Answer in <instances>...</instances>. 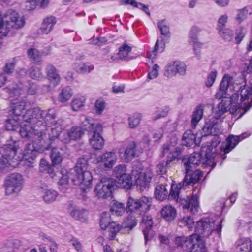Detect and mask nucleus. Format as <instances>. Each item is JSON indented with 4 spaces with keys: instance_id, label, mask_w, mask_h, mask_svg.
I'll list each match as a JSON object with an SVG mask.
<instances>
[{
    "instance_id": "f257e3e1",
    "label": "nucleus",
    "mask_w": 252,
    "mask_h": 252,
    "mask_svg": "<svg viewBox=\"0 0 252 252\" xmlns=\"http://www.w3.org/2000/svg\"><path fill=\"white\" fill-rule=\"evenodd\" d=\"M12 115L5 121V129L7 131H17L22 138H26L29 141L33 140V136L36 135L39 139L32 143H28L26 145L25 153L22 157L17 155L18 149L19 148V141L11 140L7 143L0 147V169L4 168L8 165L13 167H17L22 159L25 161L28 166H31L37 157V153L44 152L50 147V144L45 143L43 141V136L45 137V132L43 129H38L37 125H25L21 126L20 124L26 121L20 118V116L24 113H18L17 111H11Z\"/></svg>"
},
{
    "instance_id": "f03ea898",
    "label": "nucleus",
    "mask_w": 252,
    "mask_h": 252,
    "mask_svg": "<svg viewBox=\"0 0 252 252\" xmlns=\"http://www.w3.org/2000/svg\"><path fill=\"white\" fill-rule=\"evenodd\" d=\"M240 111H212V116H209L202 128L203 134L201 137H205L210 135H213V138L211 140L210 144L203 145L201 147L198 154L200 155L202 158V162L204 164L210 165L213 168L216 166L215 162L216 153L215 150L213 151L221 142V139L218 135L220 132L218 128V123L221 122L226 117L231 118L232 120L236 121L240 118L247 112L243 111L239 114L237 118L236 117Z\"/></svg>"
},
{
    "instance_id": "7ed1b4c3",
    "label": "nucleus",
    "mask_w": 252,
    "mask_h": 252,
    "mask_svg": "<svg viewBox=\"0 0 252 252\" xmlns=\"http://www.w3.org/2000/svg\"><path fill=\"white\" fill-rule=\"evenodd\" d=\"M202 158L197 152H193L189 156H184L182 158V163L183 164L185 170L186 175L182 181L179 183L174 182L171 186L170 197L172 198H177L182 189H186V187L189 185H194L198 183L203 176V172L199 169L192 170L200 163Z\"/></svg>"
},
{
    "instance_id": "20e7f679",
    "label": "nucleus",
    "mask_w": 252,
    "mask_h": 252,
    "mask_svg": "<svg viewBox=\"0 0 252 252\" xmlns=\"http://www.w3.org/2000/svg\"><path fill=\"white\" fill-rule=\"evenodd\" d=\"M88 162L84 158H79L75 167L68 172L69 180L75 185H79L83 193L89 191L92 187L93 176L87 170Z\"/></svg>"
},
{
    "instance_id": "39448f33",
    "label": "nucleus",
    "mask_w": 252,
    "mask_h": 252,
    "mask_svg": "<svg viewBox=\"0 0 252 252\" xmlns=\"http://www.w3.org/2000/svg\"><path fill=\"white\" fill-rule=\"evenodd\" d=\"M223 219L220 218V216L201 218L196 222L195 231L204 236H208L213 231L220 234Z\"/></svg>"
},
{
    "instance_id": "423d86ee",
    "label": "nucleus",
    "mask_w": 252,
    "mask_h": 252,
    "mask_svg": "<svg viewBox=\"0 0 252 252\" xmlns=\"http://www.w3.org/2000/svg\"><path fill=\"white\" fill-rule=\"evenodd\" d=\"M152 200L151 197L145 196L139 198L129 196L126 201V212L138 217L144 216L149 211Z\"/></svg>"
},
{
    "instance_id": "0eeeda50",
    "label": "nucleus",
    "mask_w": 252,
    "mask_h": 252,
    "mask_svg": "<svg viewBox=\"0 0 252 252\" xmlns=\"http://www.w3.org/2000/svg\"><path fill=\"white\" fill-rule=\"evenodd\" d=\"M49 111H25L20 118L24 119L28 123L37 125V127L40 126H45V125L57 124L55 119L56 115L55 113H48Z\"/></svg>"
},
{
    "instance_id": "6e6552de",
    "label": "nucleus",
    "mask_w": 252,
    "mask_h": 252,
    "mask_svg": "<svg viewBox=\"0 0 252 252\" xmlns=\"http://www.w3.org/2000/svg\"><path fill=\"white\" fill-rule=\"evenodd\" d=\"M176 244L187 252H205L206 249L201 237L196 234L189 237H178L176 239Z\"/></svg>"
},
{
    "instance_id": "1a4fd4ad",
    "label": "nucleus",
    "mask_w": 252,
    "mask_h": 252,
    "mask_svg": "<svg viewBox=\"0 0 252 252\" xmlns=\"http://www.w3.org/2000/svg\"><path fill=\"white\" fill-rule=\"evenodd\" d=\"M117 189L116 181L112 178L103 177L95 188V193L99 198H112L113 191Z\"/></svg>"
},
{
    "instance_id": "9d476101",
    "label": "nucleus",
    "mask_w": 252,
    "mask_h": 252,
    "mask_svg": "<svg viewBox=\"0 0 252 252\" xmlns=\"http://www.w3.org/2000/svg\"><path fill=\"white\" fill-rule=\"evenodd\" d=\"M250 135L251 133L247 132L243 133L239 135H229L226 139V143L225 147L221 146L220 148L221 151L223 152L224 153L221 155H218L216 153L215 160L216 163L218 161V159L220 158L222 160L220 164L221 165L223 161H224L226 158V154L232 151L237 146L239 142L248 137Z\"/></svg>"
},
{
    "instance_id": "9b49d317",
    "label": "nucleus",
    "mask_w": 252,
    "mask_h": 252,
    "mask_svg": "<svg viewBox=\"0 0 252 252\" xmlns=\"http://www.w3.org/2000/svg\"><path fill=\"white\" fill-rule=\"evenodd\" d=\"M23 183V177L20 174L14 173L9 175L4 181L6 195L19 193L22 189Z\"/></svg>"
},
{
    "instance_id": "f8f14e48",
    "label": "nucleus",
    "mask_w": 252,
    "mask_h": 252,
    "mask_svg": "<svg viewBox=\"0 0 252 252\" xmlns=\"http://www.w3.org/2000/svg\"><path fill=\"white\" fill-rule=\"evenodd\" d=\"M100 226L102 229H108L109 238L111 240L115 239L117 233L121 230L119 224L116 222L111 221L110 214L107 212H104L101 214Z\"/></svg>"
},
{
    "instance_id": "ddd939ff",
    "label": "nucleus",
    "mask_w": 252,
    "mask_h": 252,
    "mask_svg": "<svg viewBox=\"0 0 252 252\" xmlns=\"http://www.w3.org/2000/svg\"><path fill=\"white\" fill-rule=\"evenodd\" d=\"M168 199L174 200L182 206L183 209H187L192 214H195L198 212L199 206L198 196L196 195H193L191 198L186 196V198L179 197V194L177 198H172L170 197V193L168 195Z\"/></svg>"
},
{
    "instance_id": "4468645a",
    "label": "nucleus",
    "mask_w": 252,
    "mask_h": 252,
    "mask_svg": "<svg viewBox=\"0 0 252 252\" xmlns=\"http://www.w3.org/2000/svg\"><path fill=\"white\" fill-rule=\"evenodd\" d=\"M186 64L183 62H172L165 67L163 75L168 78L175 76L177 73L184 75L186 74Z\"/></svg>"
},
{
    "instance_id": "2eb2a0df",
    "label": "nucleus",
    "mask_w": 252,
    "mask_h": 252,
    "mask_svg": "<svg viewBox=\"0 0 252 252\" xmlns=\"http://www.w3.org/2000/svg\"><path fill=\"white\" fill-rule=\"evenodd\" d=\"M96 128L92 132L93 134L90 139V143L95 150H100L104 144V139L100 133L102 131L103 127L102 125H98Z\"/></svg>"
},
{
    "instance_id": "dca6fc26",
    "label": "nucleus",
    "mask_w": 252,
    "mask_h": 252,
    "mask_svg": "<svg viewBox=\"0 0 252 252\" xmlns=\"http://www.w3.org/2000/svg\"><path fill=\"white\" fill-rule=\"evenodd\" d=\"M50 51V47L46 48L41 53L35 48H30L27 50V55L31 62L34 63L40 64L42 62V56L49 55Z\"/></svg>"
},
{
    "instance_id": "f3484780",
    "label": "nucleus",
    "mask_w": 252,
    "mask_h": 252,
    "mask_svg": "<svg viewBox=\"0 0 252 252\" xmlns=\"http://www.w3.org/2000/svg\"><path fill=\"white\" fill-rule=\"evenodd\" d=\"M97 159L98 162L103 163L106 168L111 169L116 163L117 158L115 153L107 152L99 156Z\"/></svg>"
},
{
    "instance_id": "a211bd4d",
    "label": "nucleus",
    "mask_w": 252,
    "mask_h": 252,
    "mask_svg": "<svg viewBox=\"0 0 252 252\" xmlns=\"http://www.w3.org/2000/svg\"><path fill=\"white\" fill-rule=\"evenodd\" d=\"M84 134L82 127L74 126L67 131V137L62 139V141L66 144L69 143L71 140L76 141L80 139Z\"/></svg>"
},
{
    "instance_id": "6ab92c4d",
    "label": "nucleus",
    "mask_w": 252,
    "mask_h": 252,
    "mask_svg": "<svg viewBox=\"0 0 252 252\" xmlns=\"http://www.w3.org/2000/svg\"><path fill=\"white\" fill-rule=\"evenodd\" d=\"M198 133L195 134L191 130H187L182 136V140L184 142L183 145L187 147H191L193 144L198 145L200 144L202 137H198L197 135Z\"/></svg>"
},
{
    "instance_id": "aec40b11",
    "label": "nucleus",
    "mask_w": 252,
    "mask_h": 252,
    "mask_svg": "<svg viewBox=\"0 0 252 252\" xmlns=\"http://www.w3.org/2000/svg\"><path fill=\"white\" fill-rule=\"evenodd\" d=\"M137 143L133 141H129L126 145L123 155L124 160L126 162H130L135 157Z\"/></svg>"
},
{
    "instance_id": "412c9836",
    "label": "nucleus",
    "mask_w": 252,
    "mask_h": 252,
    "mask_svg": "<svg viewBox=\"0 0 252 252\" xmlns=\"http://www.w3.org/2000/svg\"><path fill=\"white\" fill-rule=\"evenodd\" d=\"M233 78L228 74H225L220 83L219 92L216 94L217 98L220 99L226 94L227 89L233 82Z\"/></svg>"
},
{
    "instance_id": "4be33fe9",
    "label": "nucleus",
    "mask_w": 252,
    "mask_h": 252,
    "mask_svg": "<svg viewBox=\"0 0 252 252\" xmlns=\"http://www.w3.org/2000/svg\"><path fill=\"white\" fill-rule=\"evenodd\" d=\"M55 174V176H58L59 178L58 181L59 188L63 192H65L69 180L68 172L65 169H62Z\"/></svg>"
},
{
    "instance_id": "5701e85b",
    "label": "nucleus",
    "mask_w": 252,
    "mask_h": 252,
    "mask_svg": "<svg viewBox=\"0 0 252 252\" xmlns=\"http://www.w3.org/2000/svg\"><path fill=\"white\" fill-rule=\"evenodd\" d=\"M137 215L130 214L124 220L122 225H120L121 230L122 231L125 230L129 232L134 227H135L137 223L138 220L136 219Z\"/></svg>"
},
{
    "instance_id": "b1692460",
    "label": "nucleus",
    "mask_w": 252,
    "mask_h": 252,
    "mask_svg": "<svg viewBox=\"0 0 252 252\" xmlns=\"http://www.w3.org/2000/svg\"><path fill=\"white\" fill-rule=\"evenodd\" d=\"M200 31V29L199 27L193 26L190 29L189 34V42L193 45L195 51L201 46V43L198 41V34Z\"/></svg>"
},
{
    "instance_id": "393cba45",
    "label": "nucleus",
    "mask_w": 252,
    "mask_h": 252,
    "mask_svg": "<svg viewBox=\"0 0 252 252\" xmlns=\"http://www.w3.org/2000/svg\"><path fill=\"white\" fill-rule=\"evenodd\" d=\"M11 110H31V103L24 100L15 98L11 100Z\"/></svg>"
},
{
    "instance_id": "a878e982",
    "label": "nucleus",
    "mask_w": 252,
    "mask_h": 252,
    "mask_svg": "<svg viewBox=\"0 0 252 252\" xmlns=\"http://www.w3.org/2000/svg\"><path fill=\"white\" fill-rule=\"evenodd\" d=\"M142 216V221L145 226L143 230V233L144 236L145 243L147 244L148 241L151 239V237H149V233L153 227V221L151 216H145V215Z\"/></svg>"
},
{
    "instance_id": "bb28decb",
    "label": "nucleus",
    "mask_w": 252,
    "mask_h": 252,
    "mask_svg": "<svg viewBox=\"0 0 252 252\" xmlns=\"http://www.w3.org/2000/svg\"><path fill=\"white\" fill-rule=\"evenodd\" d=\"M74 69L79 74H87L94 69V65L89 62L75 63Z\"/></svg>"
},
{
    "instance_id": "cd10ccee",
    "label": "nucleus",
    "mask_w": 252,
    "mask_h": 252,
    "mask_svg": "<svg viewBox=\"0 0 252 252\" xmlns=\"http://www.w3.org/2000/svg\"><path fill=\"white\" fill-rule=\"evenodd\" d=\"M46 72L48 79L54 85H58L60 82V77L56 69L51 64H48L46 67Z\"/></svg>"
},
{
    "instance_id": "c85d7f7f",
    "label": "nucleus",
    "mask_w": 252,
    "mask_h": 252,
    "mask_svg": "<svg viewBox=\"0 0 252 252\" xmlns=\"http://www.w3.org/2000/svg\"><path fill=\"white\" fill-rule=\"evenodd\" d=\"M56 19L55 17L51 16L45 18L42 22L40 30L43 33L48 34L53 30L56 23Z\"/></svg>"
},
{
    "instance_id": "c756f323",
    "label": "nucleus",
    "mask_w": 252,
    "mask_h": 252,
    "mask_svg": "<svg viewBox=\"0 0 252 252\" xmlns=\"http://www.w3.org/2000/svg\"><path fill=\"white\" fill-rule=\"evenodd\" d=\"M236 244L239 252H252V242L249 238H241Z\"/></svg>"
},
{
    "instance_id": "7c9ffc66",
    "label": "nucleus",
    "mask_w": 252,
    "mask_h": 252,
    "mask_svg": "<svg viewBox=\"0 0 252 252\" xmlns=\"http://www.w3.org/2000/svg\"><path fill=\"white\" fill-rule=\"evenodd\" d=\"M164 48L165 43L164 40L162 37H160L157 40L154 50L147 52V57L149 59H154L158 53L163 51Z\"/></svg>"
},
{
    "instance_id": "2f4dec72",
    "label": "nucleus",
    "mask_w": 252,
    "mask_h": 252,
    "mask_svg": "<svg viewBox=\"0 0 252 252\" xmlns=\"http://www.w3.org/2000/svg\"><path fill=\"white\" fill-rule=\"evenodd\" d=\"M176 209L171 206H165L161 211V216L168 222L173 220L176 217Z\"/></svg>"
},
{
    "instance_id": "473e14b6",
    "label": "nucleus",
    "mask_w": 252,
    "mask_h": 252,
    "mask_svg": "<svg viewBox=\"0 0 252 252\" xmlns=\"http://www.w3.org/2000/svg\"><path fill=\"white\" fill-rule=\"evenodd\" d=\"M168 191L166 186L163 184H159L156 186L154 191V196L157 200L163 201L167 197H168Z\"/></svg>"
},
{
    "instance_id": "72a5a7b5",
    "label": "nucleus",
    "mask_w": 252,
    "mask_h": 252,
    "mask_svg": "<svg viewBox=\"0 0 252 252\" xmlns=\"http://www.w3.org/2000/svg\"><path fill=\"white\" fill-rule=\"evenodd\" d=\"M132 48L126 43L122 44L119 48L118 55L119 59L124 61H129L132 58L128 56L129 53L131 51Z\"/></svg>"
},
{
    "instance_id": "f704fd0d",
    "label": "nucleus",
    "mask_w": 252,
    "mask_h": 252,
    "mask_svg": "<svg viewBox=\"0 0 252 252\" xmlns=\"http://www.w3.org/2000/svg\"><path fill=\"white\" fill-rule=\"evenodd\" d=\"M70 215L76 220L85 222L87 220L88 211L83 208H75L71 211Z\"/></svg>"
},
{
    "instance_id": "c9c22d12",
    "label": "nucleus",
    "mask_w": 252,
    "mask_h": 252,
    "mask_svg": "<svg viewBox=\"0 0 252 252\" xmlns=\"http://www.w3.org/2000/svg\"><path fill=\"white\" fill-rule=\"evenodd\" d=\"M49 2V0H27L25 7L28 10H33L37 6L43 8L48 5Z\"/></svg>"
},
{
    "instance_id": "e433bc0d",
    "label": "nucleus",
    "mask_w": 252,
    "mask_h": 252,
    "mask_svg": "<svg viewBox=\"0 0 252 252\" xmlns=\"http://www.w3.org/2000/svg\"><path fill=\"white\" fill-rule=\"evenodd\" d=\"M73 94L72 89L69 86L63 88L58 94V100L61 102L69 100Z\"/></svg>"
},
{
    "instance_id": "4c0bfd02",
    "label": "nucleus",
    "mask_w": 252,
    "mask_h": 252,
    "mask_svg": "<svg viewBox=\"0 0 252 252\" xmlns=\"http://www.w3.org/2000/svg\"><path fill=\"white\" fill-rule=\"evenodd\" d=\"M110 210L113 214L118 216L123 215L126 211L124 204L119 202L115 200L112 201Z\"/></svg>"
},
{
    "instance_id": "58836bf2",
    "label": "nucleus",
    "mask_w": 252,
    "mask_h": 252,
    "mask_svg": "<svg viewBox=\"0 0 252 252\" xmlns=\"http://www.w3.org/2000/svg\"><path fill=\"white\" fill-rule=\"evenodd\" d=\"M42 198L46 203H50L55 201L57 197L58 192L52 189H42Z\"/></svg>"
},
{
    "instance_id": "ea45409f",
    "label": "nucleus",
    "mask_w": 252,
    "mask_h": 252,
    "mask_svg": "<svg viewBox=\"0 0 252 252\" xmlns=\"http://www.w3.org/2000/svg\"><path fill=\"white\" fill-rule=\"evenodd\" d=\"M50 158L53 166L59 165L63 160V155L60 150L57 148H53L51 150Z\"/></svg>"
},
{
    "instance_id": "a19ab883",
    "label": "nucleus",
    "mask_w": 252,
    "mask_h": 252,
    "mask_svg": "<svg viewBox=\"0 0 252 252\" xmlns=\"http://www.w3.org/2000/svg\"><path fill=\"white\" fill-rule=\"evenodd\" d=\"M117 184V189L118 188L130 189L133 185V181L130 175H127L126 178L122 177L115 180Z\"/></svg>"
},
{
    "instance_id": "79ce46f5",
    "label": "nucleus",
    "mask_w": 252,
    "mask_h": 252,
    "mask_svg": "<svg viewBox=\"0 0 252 252\" xmlns=\"http://www.w3.org/2000/svg\"><path fill=\"white\" fill-rule=\"evenodd\" d=\"M39 170L41 172L49 174L52 178L54 177L56 175L55 172L53 168V165H50L43 158L40 160Z\"/></svg>"
},
{
    "instance_id": "37998d69",
    "label": "nucleus",
    "mask_w": 252,
    "mask_h": 252,
    "mask_svg": "<svg viewBox=\"0 0 252 252\" xmlns=\"http://www.w3.org/2000/svg\"><path fill=\"white\" fill-rule=\"evenodd\" d=\"M7 90H8L11 97L13 96H19L22 94L25 91V89L21 84H17L16 83H12L9 85Z\"/></svg>"
},
{
    "instance_id": "c03bdc74",
    "label": "nucleus",
    "mask_w": 252,
    "mask_h": 252,
    "mask_svg": "<svg viewBox=\"0 0 252 252\" xmlns=\"http://www.w3.org/2000/svg\"><path fill=\"white\" fill-rule=\"evenodd\" d=\"M62 130V128L61 127H59L57 126V124H55L54 125V127L51 128L50 132L48 133V136L45 134V137L43 136L42 138H43V139L48 138L50 141H54L59 136ZM43 141H45L44 140ZM44 142L46 143L45 142ZM47 143H48V142ZM49 144H51V143L50 142ZM51 147V145H50V147L47 150H49Z\"/></svg>"
},
{
    "instance_id": "a18cd8bd",
    "label": "nucleus",
    "mask_w": 252,
    "mask_h": 252,
    "mask_svg": "<svg viewBox=\"0 0 252 252\" xmlns=\"http://www.w3.org/2000/svg\"><path fill=\"white\" fill-rule=\"evenodd\" d=\"M30 77L35 80H39L44 78V75L43 74L41 68L37 66H32L29 70Z\"/></svg>"
},
{
    "instance_id": "49530a36",
    "label": "nucleus",
    "mask_w": 252,
    "mask_h": 252,
    "mask_svg": "<svg viewBox=\"0 0 252 252\" xmlns=\"http://www.w3.org/2000/svg\"><path fill=\"white\" fill-rule=\"evenodd\" d=\"M151 178L148 177L146 175H140L135 180V184L139 187L141 190H144L146 187H148L150 183Z\"/></svg>"
},
{
    "instance_id": "de8ad7c7",
    "label": "nucleus",
    "mask_w": 252,
    "mask_h": 252,
    "mask_svg": "<svg viewBox=\"0 0 252 252\" xmlns=\"http://www.w3.org/2000/svg\"><path fill=\"white\" fill-rule=\"evenodd\" d=\"M93 120L91 118H85V120L82 122L83 130L89 132H93L96 128V126L101 125L99 123L95 124L93 122Z\"/></svg>"
},
{
    "instance_id": "09e8293b",
    "label": "nucleus",
    "mask_w": 252,
    "mask_h": 252,
    "mask_svg": "<svg viewBox=\"0 0 252 252\" xmlns=\"http://www.w3.org/2000/svg\"><path fill=\"white\" fill-rule=\"evenodd\" d=\"M86 97L84 96H78L74 97L71 103L72 110H78L84 106Z\"/></svg>"
},
{
    "instance_id": "8fccbe9b",
    "label": "nucleus",
    "mask_w": 252,
    "mask_h": 252,
    "mask_svg": "<svg viewBox=\"0 0 252 252\" xmlns=\"http://www.w3.org/2000/svg\"><path fill=\"white\" fill-rule=\"evenodd\" d=\"M217 30L219 35L225 41H230L232 39L234 33L231 29L224 28Z\"/></svg>"
},
{
    "instance_id": "3c124183",
    "label": "nucleus",
    "mask_w": 252,
    "mask_h": 252,
    "mask_svg": "<svg viewBox=\"0 0 252 252\" xmlns=\"http://www.w3.org/2000/svg\"><path fill=\"white\" fill-rule=\"evenodd\" d=\"M158 27L162 35L165 36V37H170V32L169 30V26L165 20H162L158 22Z\"/></svg>"
},
{
    "instance_id": "603ef678",
    "label": "nucleus",
    "mask_w": 252,
    "mask_h": 252,
    "mask_svg": "<svg viewBox=\"0 0 252 252\" xmlns=\"http://www.w3.org/2000/svg\"><path fill=\"white\" fill-rule=\"evenodd\" d=\"M126 167L125 165H119L117 166L113 171V175L116 178V180L119 178L127 176V174L126 173Z\"/></svg>"
},
{
    "instance_id": "864d4df0",
    "label": "nucleus",
    "mask_w": 252,
    "mask_h": 252,
    "mask_svg": "<svg viewBox=\"0 0 252 252\" xmlns=\"http://www.w3.org/2000/svg\"><path fill=\"white\" fill-rule=\"evenodd\" d=\"M248 14V10L246 7L237 10V14L235 18L236 22L240 24L246 19Z\"/></svg>"
},
{
    "instance_id": "5fc2aeb1",
    "label": "nucleus",
    "mask_w": 252,
    "mask_h": 252,
    "mask_svg": "<svg viewBox=\"0 0 252 252\" xmlns=\"http://www.w3.org/2000/svg\"><path fill=\"white\" fill-rule=\"evenodd\" d=\"M218 74V71L213 69L208 74L205 81V85L207 87H211L214 83Z\"/></svg>"
},
{
    "instance_id": "6e6d98bb",
    "label": "nucleus",
    "mask_w": 252,
    "mask_h": 252,
    "mask_svg": "<svg viewBox=\"0 0 252 252\" xmlns=\"http://www.w3.org/2000/svg\"><path fill=\"white\" fill-rule=\"evenodd\" d=\"M203 111H193L191 118V127L195 128L198 123L202 118Z\"/></svg>"
},
{
    "instance_id": "4d7b16f0",
    "label": "nucleus",
    "mask_w": 252,
    "mask_h": 252,
    "mask_svg": "<svg viewBox=\"0 0 252 252\" xmlns=\"http://www.w3.org/2000/svg\"><path fill=\"white\" fill-rule=\"evenodd\" d=\"M17 62V58H13L11 61L7 63L4 67V71L7 74L12 73Z\"/></svg>"
},
{
    "instance_id": "13d9d810",
    "label": "nucleus",
    "mask_w": 252,
    "mask_h": 252,
    "mask_svg": "<svg viewBox=\"0 0 252 252\" xmlns=\"http://www.w3.org/2000/svg\"><path fill=\"white\" fill-rule=\"evenodd\" d=\"M141 114L137 113L132 117L128 118L129 127L131 128H135L140 123L141 120Z\"/></svg>"
},
{
    "instance_id": "bf43d9fd",
    "label": "nucleus",
    "mask_w": 252,
    "mask_h": 252,
    "mask_svg": "<svg viewBox=\"0 0 252 252\" xmlns=\"http://www.w3.org/2000/svg\"><path fill=\"white\" fill-rule=\"evenodd\" d=\"M228 19V16L224 14L220 16L217 21V30L226 28V24Z\"/></svg>"
},
{
    "instance_id": "052dcab7",
    "label": "nucleus",
    "mask_w": 252,
    "mask_h": 252,
    "mask_svg": "<svg viewBox=\"0 0 252 252\" xmlns=\"http://www.w3.org/2000/svg\"><path fill=\"white\" fill-rule=\"evenodd\" d=\"M159 68V65L155 64L153 66L152 70L148 73L147 81H149L150 80L156 78L158 76Z\"/></svg>"
},
{
    "instance_id": "680f3d73",
    "label": "nucleus",
    "mask_w": 252,
    "mask_h": 252,
    "mask_svg": "<svg viewBox=\"0 0 252 252\" xmlns=\"http://www.w3.org/2000/svg\"><path fill=\"white\" fill-rule=\"evenodd\" d=\"M231 108L230 101L227 100L222 99L218 105V110H230Z\"/></svg>"
},
{
    "instance_id": "e2e57ef3",
    "label": "nucleus",
    "mask_w": 252,
    "mask_h": 252,
    "mask_svg": "<svg viewBox=\"0 0 252 252\" xmlns=\"http://www.w3.org/2000/svg\"><path fill=\"white\" fill-rule=\"evenodd\" d=\"M182 222L186 225L189 229H192L194 224L193 218L190 216H187L184 217L182 220Z\"/></svg>"
},
{
    "instance_id": "0e129e2a",
    "label": "nucleus",
    "mask_w": 252,
    "mask_h": 252,
    "mask_svg": "<svg viewBox=\"0 0 252 252\" xmlns=\"http://www.w3.org/2000/svg\"><path fill=\"white\" fill-rule=\"evenodd\" d=\"M168 165H165L164 161L160 163L157 166V171L159 174L163 175L166 174L167 172V167H168Z\"/></svg>"
},
{
    "instance_id": "69168bd1",
    "label": "nucleus",
    "mask_w": 252,
    "mask_h": 252,
    "mask_svg": "<svg viewBox=\"0 0 252 252\" xmlns=\"http://www.w3.org/2000/svg\"><path fill=\"white\" fill-rule=\"evenodd\" d=\"M96 110H103L106 106L105 101L102 99H99L96 100L95 104Z\"/></svg>"
},
{
    "instance_id": "338daca9",
    "label": "nucleus",
    "mask_w": 252,
    "mask_h": 252,
    "mask_svg": "<svg viewBox=\"0 0 252 252\" xmlns=\"http://www.w3.org/2000/svg\"><path fill=\"white\" fill-rule=\"evenodd\" d=\"M134 7H137V8L140 9H142L148 15H149V16L150 15V11L149 10V8L145 4H143L142 3L137 2L136 1V4H134Z\"/></svg>"
},
{
    "instance_id": "774afa93",
    "label": "nucleus",
    "mask_w": 252,
    "mask_h": 252,
    "mask_svg": "<svg viewBox=\"0 0 252 252\" xmlns=\"http://www.w3.org/2000/svg\"><path fill=\"white\" fill-rule=\"evenodd\" d=\"M37 90V86L34 83H30L29 84V88L28 89V93L30 94H36Z\"/></svg>"
}]
</instances>
